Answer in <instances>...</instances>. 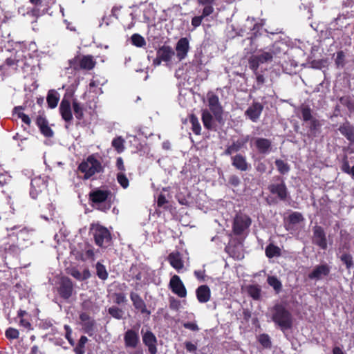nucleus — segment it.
<instances>
[{"mask_svg":"<svg viewBox=\"0 0 354 354\" xmlns=\"http://www.w3.org/2000/svg\"><path fill=\"white\" fill-rule=\"evenodd\" d=\"M88 234L92 236L95 244L102 249H106L113 245L112 233L106 227L99 223L90 224Z\"/></svg>","mask_w":354,"mask_h":354,"instance_id":"obj_1","label":"nucleus"},{"mask_svg":"<svg viewBox=\"0 0 354 354\" xmlns=\"http://www.w3.org/2000/svg\"><path fill=\"white\" fill-rule=\"evenodd\" d=\"M112 193L109 189L95 188L88 194V201L91 206L96 209L106 212L112 205Z\"/></svg>","mask_w":354,"mask_h":354,"instance_id":"obj_2","label":"nucleus"},{"mask_svg":"<svg viewBox=\"0 0 354 354\" xmlns=\"http://www.w3.org/2000/svg\"><path fill=\"white\" fill-rule=\"evenodd\" d=\"M272 320L283 331L291 329L293 325L291 313L281 304H277L272 308Z\"/></svg>","mask_w":354,"mask_h":354,"instance_id":"obj_3","label":"nucleus"},{"mask_svg":"<svg viewBox=\"0 0 354 354\" xmlns=\"http://www.w3.org/2000/svg\"><path fill=\"white\" fill-rule=\"evenodd\" d=\"M77 169L84 174L83 179L88 180L95 174L103 172L104 167L95 155L91 154L79 165Z\"/></svg>","mask_w":354,"mask_h":354,"instance_id":"obj_4","label":"nucleus"},{"mask_svg":"<svg viewBox=\"0 0 354 354\" xmlns=\"http://www.w3.org/2000/svg\"><path fill=\"white\" fill-rule=\"evenodd\" d=\"M300 111L303 121L307 123V136L311 138L317 137L321 131V122L313 116L312 110L308 106H301Z\"/></svg>","mask_w":354,"mask_h":354,"instance_id":"obj_5","label":"nucleus"},{"mask_svg":"<svg viewBox=\"0 0 354 354\" xmlns=\"http://www.w3.org/2000/svg\"><path fill=\"white\" fill-rule=\"evenodd\" d=\"M96 64L94 57L91 55L75 56L69 60V66L75 71L92 70Z\"/></svg>","mask_w":354,"mask_h":354,"instance_id":"obj_6","label":"nucleus"},{"mask_svg":"<svg viewBox=\"0 0 354 354\" xmlns=\"http://www.w3.org/2000/svg\"><path fill=\"white\" fill-rule=\"evenodd\" d=\"M56 290L64 300H68L74 292V284L68 277H62L57 282Z\"/></svg>","mask_w":354,"mask_h":354,"instance_id":"obj_7","label":"nucleus"},{"mask_svg":"<svg viewBox=\"0 0 354 354\" xmlns=\"http://www.w3.org/2000/svg\"><path fill=\"white\" fill-rule=\"evenodd\" d=\"M216 0H197V3L200 6H203L204 8L202 10L201 15L195 16L192 19V26L196 28L200 26L202 24L203 20L211 15L214 11V4Z\"/></svg>","mask_w":354,"mask_h":354,"instance_id":"obj_8","label":"nucleus"},{"mask_svg":"<svg viewBox=\"0 0 354 354\" xmlns=\"http://www.w3.org/2000/svg\"><path fill=\"white\" fill-rule=\"evenodd\" d=\"M250 217L244 214H238L235 216L232 223V232L236 236H241L251 225Z\"/></svg>","mask_w":354,"mask_h":354,"instance_id":"obj_9","label":"nucleus"},{"mask_svg":"<svg viewBox=\"0 0 354 354\" xmlns=\"http://www.w3.org/2000/svg\"><path fill=\"white\" fill-rule=\"evenodd\" d=\"M207 102L209 111L212 113L215 120L220 124L223 123V109L219 102L218 97L209 92L207 93Z\"/></svg>","mask_w":354,"mask_h":354,"instance_id":"obj_10","label":"nucleus"},{"mask_svg":"<svg viewBox=\"0 0 354 354\" xmlns=\"http://www.w3.org/2000/svg\"><path fill=\"white\" fill-rule=\"evenodd\" d=\"M274 179L279 183H271L268 185V189L272 194L277 195L280 201H286L288 197V190L284 179L280 176H275Z\"/></svg>","mask_w":354,"mask_h":354,"instance_id":"obj_11","label":"nucleus"},{"mask_svg":"<svg viewBox=\"0 0 354 354\" xmlns=\"http://www.w3.org/2000/svg\"><path fill=\"white\" fill-rule=\"evenodd\" d=\"M175 55V51L170 46L163 45L156 51V57L153 60V65L160 66L162 62H169Z\"/></svg>","mask_w":354,"mask_h":354,"instance_id":"obj_12","label":"nucleus"},{"mask_svg":"<svg viewBox=\"0 0 354 354\" xmlns=\"http://www.w3.org/2000/svg\"><path fill=\"white\" fill-rule=\"evenodd\" d=\"M59 114L66 123L71 124L73 121V116L71 109L70 95L66 93L59 104Z\"/></svg>","mask_w":354,"mask_h":354,"instance_id":"obj_13","label":"nucleus"},{"mask_svg":"<svg viewBox=\"0 0 354 354\" xmlns=\"http://www.w3.org/2000/svg\"><path fill=\"white\" fill-rule=\"evenodd\" d=\"M272 55L268 52H262L261 54L252 55L248 58L249 68L252 71L259 69L261 64L272 61Z\"/></svg>","mask_w":354,"mask_h":354,"instance_id":"obj_14","label":"nucleus"},{"mask_svg":"<svg viewBox=\"0 0 354 354\" xmlns=\"http://www.w3.org/2000/svg\"><path fill=\"white\" fill-rule=\"evenodd\" d=\"M313 243L322 250H326L327 248V239L324 228L320 225H316L313 228Z\"/></svg>","mask_w":354,"mask_h":354,"instance_id":"obj_15","label":"nucleus"},{"mask_svg":"<svg viewBox=\"0 0 354 354\" xmlns=\"http://www.w3.org/2000/svg\"><path fill=\"white\" fill-rule=\"evenodd\" d=\"M169 287L179 297L184 298L187 296V289L179 276L175 274L171 277Z\"/></svg>","mask_w":354,"mask_h":354,"instance_id":"obj_16","label":"nucleus"},{"mask_svg":"<svg viewBox=\"0 0 354 354\" xmlns=\"http://www.w3.org/2000/svg\"><path fill=\"white\" fill-rule=\"evenodd\" d=\"M330 267L327 263L316 266L308 275L309 279L319 281L329 275Z\"/></svg>","mask_w":354,"mask_h":354,"instance_id":"obj_17","label":"nucleus"},{"mask_svg":"<svg viewBox=\"0 0 354 354\" xmlns=\"http://www.w3.org/2000/svg\"><path fill=\"white\" fill-rule=\"evenodd\" d=\"M19 327L26 331L32 330L33 326L31 323V315L25 310L19 309L17 311L15 318Z\"/></svg>","mask_w":354,"mask_h":354,"instance_id":"obj_18","label":"nucleus"},{"mask_svg":"<svg viewBox=\"0 0 354 354\" xmlns=\"http://www.w3.org/2000/svg\"><path fill=\"white\" fill-rule=\"evenodd\" d=\"M249 140V135L243 136L236 141H234L232 145H228L225 149L223 154L225 156H231L232 153L239 151L243 148L245 147Z\"/></svg>","mask_w":354,"mask_h":354,"instance_id":"obj_19","label":"nucleus"},{"mask_svg":"<svg viewBox=\"0 0 354 354\" xmlns=\"http://www.w3.org/2000/svg\"><path fill=\"white\" fill-rule=\"evenodd\" d=\"M263 110V105L259 102H253L245 111V115L253 122H257Z\"/></svg>","mask_w":354,"mask_h":354,"instance_id":"obj_20","label":"nucleus"},{"mask_svg":"<svg viewBox=\"0 0 354 354\" xmlns=\"http://www.w3.org/2000/svg\"><path fill=\"white\" fill-rule=\"evenodd\" d=\"M129 297L136 310L140 312L142 315H150L151 311L147 309L146 303L139 294L131 291L129 294Z\"/></svg>","mask_w":354,"mask_h":354,"instance_id":"obj_21","label":"nucleus"},{"mask_svg":"<svg viewBox=\"0 0 354 354\" xmlns=\"http://www.w3.org/2000/svg\"><path fill=\"white\" fill-rule=\"evenodd\" d=\"M80 319L82 326L84 332L91 336L93 334L95 322L90 317L87 313H81L80 314Z\"/></svg>","mask_w":354,"mask_h":354,"instance_id":"obj_22","label":"nucleus"},{"mask_svg":"<svg viewBox=\"0 0 354 354\" xmlns=\"http://www.w3.org/2000/svg\"><path fill=\"white\" fill-rule=\"evenodd\" d=\"M142 342L150 354H157V338L151 330H147L142 335Z\"/></svg>","mask_w":354,"mask_h":354,"instance_id":"obj_23","label":"nucleus"},{"mask_svg":"<svg viewBox=\"0 0 354 354\" xmlns=\"http://www.w3.org/2000/svg\"><path fill=\"white\" fill-rule=\"evenodd\" d=\"M189 41L187 37L180 38L176 43V57L179 61L185 59L189 50Z\"/></svg>","mask_w":354,"mask_h":354,"instance_id":"obj_24","label":"nucleus"},{"mask_svg":"<svg viewBox=\"0 0 354 354\" xmlns=\"http://www.w3.org/2000/svg\"><path fill=\"white\" fill-rule=\"evenodd\" d=\"M254 146L260 154L267 155L272 151V141L265 138H256Z\"/></svg>","mask_w":354,"mask_h":354,"instance_id":"obj_25","label":"nucleus"},{"mask_svg":"<svg viewBox=\"0 0 354 354\" xmlns=\"http://www.w3.org/2000/svg\"><path fill=\"white\" fill-rule=\"evenodd\" d=\"M124 341L127 348H136L140 342L138 333L133 329H128L124 335Z\"/></svg>","mask_w":354,"mask_h":354,"instance_id":"obj_26","label":"nucleus"},{"mask_svg":"<svg viewBox=\"0 0 354 354\" xmlns=\"http://www.w3.org/2000/svg\"><path fill=\"white\" fill-rule=\"evenodd\" d=\"M231 161L232 165L241 171H246L250 167L246 157L241 153H236L232 156Z\"/></svg>","mask_w":354,"mask_h":354,"instance_id":"obj_27","label":"nucleus"},{"mask_svg":"<svg viewBox=\"0 0 354 354\" xmlns=\"http://www.w3.org/2000/svg\"><path fill=\"white\" fill-rule=\"evenodd\" d=\"M288 50V46L286 43L283 41L279 40L276 41L270 48L268 51L269 53H271L272 58L273 57H280L282 55H284Z\"/></svg>","mask_w":354,"mask_h":354,"instance_id":"obj_28","label":"nucleus"},{"mask_svg":"<svg viewBox=\"0 0 354 354\" xmlns=\"http://www.w3.org/2000/svg\"><path fill=\"white\" fill-rule=\"evenodd\" d=\"M338 130L351 145H354V127L349 122L342 124L338 128Z\"/></svg>","mask_w":354,"mask_h":354,"instance_id":"obj_29","label":"nucleus"},{"mask_svg":"<svg viewBox=\"0 0 354 354\" xmlns=\"http://www.w3.org/2000/svg\"><path fill=\"white\" fill-rule=\"evenodd\" d=\"M167 260L171 266L178 272L184 267V263L179 252H171L167 257Z\"/></svg>","mask_w":354,"mask_h":354,"instance_id":"obj_30","label":"nucleus"},{"mask_svg":"<svg viewBox=\"0 0 354 354\" xmlns=\"http://www.w3.org/2000/svg\"><path fill=\"white\" fill-rule=\"evenodd\" d=\"M196 295L200 303H206L210 299L211 290L208 286L201 285L196 289Z\"/></svg>","mask_w":354,"mask_h":354,"instance_id":"obj_31","label":"nucleus"},{"mask_svg":"<svg viewBox=\"0 0 354 354\" xmlns=\"http://www.w3.org/2000/svg\"><path fill=\"white\" fill-rule=\"evenodd\" d=\"M67 272L79 281H84L91 277V272L88 268L84 269L83 272L81 273L77 268L72 267L71 268H68Z\"/></svg>","mask_w":354,"mask_h":354,"instance_id":"obj_32","label":"nucleus"},{"mask_svg":"<svg viewBox=\"0 0 354 354\" xmlns=\"http://www.w3.org/2000/svg\"><path fill=\"white\" fill-rule=\"evenodd\" d=\"M214 115H212L209 111L207 109L202 110L201 120L204 127L207 130H213L214 127Z\"/></svg>","mask_w":354,"mask_h":354,"instance_id":"obj_33","label":"nucleus"},{"mask_svg":"<svg viewBox=\"0 0 354 354\" xmlns=\"http://www.w3.org/2000/svg\"><path fill=\"white\" fill-rule=\"evenodd\" d=\"M59 100V94L55 89H50L48 91L46 102L48 104V106L50 109H55L57 107V104Z\"/></svg>","mask_w":354,"mask_h":354,"instance_id":"obj_34","label":"nucleus"},{"mask_svg":"<svg viewBox=\"0 0 354 354\" xmlns=\"http://www.w3.org/2000/svg\"><path fill=\"white\" fill-rule=\"evenodd\" d=\"M265 253L266 257L269 259L279 257L281 254L279 247L274 245L273 243H270L266 246Z\"/></svg>","mask_w":354,"mask_h":354,"instance_id":"obj_35","label":"nucleus"},{"mask_svg":"<svg viewBox=\"0 0 354 354\" xmlns=\"http://www.w3.org/2000/svg\"><path fill=\"white\" fill-rule=\"evenodd\" d=\"M247 292L254 300H259L261 295V288L259 285H250L247 287Z\"/></svg>","mask_w":354,"mask_h":354,"instance_id":"obj_36","label":"nucleus"},{"mask_svg":"<svg viewBox=\"0 0 354 354\" xmlns=\"http://www.w3.org/2000/svg\"><path fill=\"white\" fill-rule=\"evenodd\" d=\"M24 109L22 106H15L13 109V113L15 114L18 118H20L23 122L30 127L31 124V120L28 115L25 114L22 111Z\"/></svg>","mask_w":354,"mask_h":354,"instance_id":"obj_37","label":"nucleus"},{"mask_svg":"<svg viewBox=\"0 0 354 354\" xmlns=\"http://www.w3.org/2000/svg\"><path fill=\"white\" fill-rule=\"evenodd\" d=\"M73 104V110L74 112V115L75 118L78 120H82L84 118V107L80 102L77 101V100L74 99L72 102Z\"/></svg>","mask_w":354,"mask_h":354,"instance_id":"obj_38","label":"nucleus"},{"mask_svg":"<svg viewBox=\"0 0 354 354\" xmlns=\"http://www.w3.org/2000/svg\"><path fill=\"white\" fill-rule=\"evenodd\" d=\"M269 286H272L277 294L282 290V283L276 276H269L267 279Z\"/></svg>","mask_w":354,"mask_h":354,"instance_id":"obj_39","label":"nucleus"},{"mask_svg":"<svg viewBox=\"0 0 354 354\" xmlns=\"http://www.w3.org/2000/svg\"><path fill=\"white\" fill-rule=\"evenodd\" d=\"M189 122L192 124V130L196 135H201V126L198 121V119L196 115L194 114H191L189 115Z\"/></svg>","mask_w":354,"mask_h":354,"instance_id":"obj_40","label":"nucleus"},{"mask_svg":"<svg viewBox=\"0 0 354 354\" xmlns=\"http://www.w3.org/2000/svg\"><path fill=\"white\" fill-rule=\"evenodd\" d=\"M96 268V274L99 279L102 280L107 279L109 277V273L106 269V267L101 263L100 262H97L95 265Z\"/></svg>","mask_w":354,"mask_h":354,"instance_id":"obj_41","label":"nucleus"},{"mask_svg":"<svg viewBox=\"0 0 354 354\" xmlns=\"http://www.w3.org/2000/svg\"><path fill=\"white\" fill-rule=\"evenodd\" d=\"M339 100L343 106L348 109L350 113L354 114V100L350 96H343Z\"/></svg>","mask_w":354,"mask_h":354,"instance_id":"obj_42","label":"nucleus"},{"mask_svg":"<svg viewBox=\"0 0 354 354\" xmlns=\"http://www.w3.org/2000/svg\"><path fill=\"white\" fill-rule=\"evenodd\" d=\"M88 342V338L82 335L78 341V343L75 348H74V351L76 354H85L84 347L85 344Z\"/></svg>","mask_w":354,"mask_h":354,"instance_id":"obj_43","label":"nucleus"},{"mask_svg":"<svg viewBox=\"0 0 354 354\" xmlns=\"http://www.w3.org/2000/svg\"><path fill=\"white\" fill-rule=\"evenodd\" d=\"M131 43L136 47H143L146 45L145 38L139 34L135 33L131 37Z\"/></svg>","mask_w":354,"mask_h":354,"instance_id":"obj_44","label":"nucleus"},{"mask_svg":"<svg viewBox=\"0 0 354 354\" xmlns=\"http://www.w3.org/2000/svg\"><path fill=\"white\" fill-rule=\"evenodd\" d=\"M258 341L264 348H271L272 342L268 334L263 333L259 335Z\"/></svg>","mask_w":354,"mask_h":354,"instance_id":"obj_45","label":"nucleus"},{"mask_svg":"<svg viewBox=\"0 0 354 354\" xmlns=\"http://www.w3.org/2000/svg\"><path fill=\"white\" fill-rule=\"evenodd\" d=\"M108 313L111 317L116 319H121L123 318L124 311L117 306L110 307L108 309Z\"/></svg>","mask_w":354,"mask_h":354,"instance_id":"obj_46","label":"nucleus"},{"mask_svg":"<svg viewBox=\"0 0 354 354\" xmlns=\"http://www.w3.org/2000/svg\"><path fill=\"white\" fill-rule=\"evenodd\" d=\"M275 165L281 174H286L290 171L288 164L282 160H276Z\"/></svg>","mask_w":354,"mask_h":354,"instance_id":"obj_47","label":"nucleus"},{"mask_svg":"<svg viewBox=\"0 0 354 354\" xmlns=\"http://www.w3.org/2000/svg\"><path fill=\"white\" fill-rule=\"evenodd\" d=\"M157 206L158 207H162L165 210L169 209V202L166 199L165 194L161 193L158 195L157 198Z\"/></svg>","mask_w":354,"mask_h":354,"instance_id":"obj_48","label":"nucleus"},{"mask_svg":"<svg viewBox=\"0 0 354 354\" xmlns=\"http://www.w3.org/2000/svg\"><path fill=\"white\" fill-rule=\"evenodd\" d=\"M81 259L84 261L86 260L93 261L95 259V253L93 247L90 245L85 250L84 252L81 255Z\"/></svg>","mask_w":354,"mask_h":354,"instance_id":"obj_49","label":"nucleus"},{"mask_svg":"<svg viewBox=\"0 0 354 354\" xmlns=\"http://www.w3.org/2000/svg\"><path fill=\"white\" fill-rule=\"evenodd\" d=\"M340 260L342 261L344 264H345L347 269H351L354 266L353 257L351 254L348 253H344L340 257Z\"/></svg>","mask_w":354,"mask_h":354,"instance_id":"obj_50","label":"nucleus"},{"mask_svg":"<svg viewBox=\"0 0 354 354\" xmlns=\"http://www.w3.org/2000/svg\"><path fill=\"white\" fill-rule=\"evenodd\" d=\"M112 146L118 152L121 153L124 151V140L121 137H117L112 140Z\"/></svg>","mask_w":354,"mask_h":354,"instance_id":"obj_51","label":"nucleus"},{"mask_svg":"<svg viewBox=\"0 0 354 354\" xmlns=\"http://www.w3.org/2000/svg\"><path fill=\"white\" fill-rule=\"evenodd\" d=\"M117 180L122 188L126 189L129 187V179L123 172H120L117 174Z\"/></svg>","mask_w":354,"mask_h":354,"instance_id":"obj_52","label":"nucleus"},{"mask_svg":"<svg viewBox=\"0 0 354 354\" xmlns=\"http://www.w3.org/2000/svg\"><path fill=\"white\" fill-rule=\"evenodd\" d=\"M113 302L115 304L120 305L127 301L126 295L123 292H115L113 294Z\"/></svg>","mask_w":354,"mask_h":354,"instance_id":"obj_53","label":"nucleus"},{"mask_svg":"<svg viewBox=\"0 0 354 354\" xmlns=\"http://www.w3.org/2000/svg\"><path fill=\"white\" fill-rule=\"evenodd\" d=\"M304 220V217L300 212H295L288 216V221L292 224H297Z\"/></svg>","mask_w":354,"mask_h":354,"instance_id":"obj_54","label":"nucleus"},{"mask_svg":"<svg viewBox=\"0 0 354 354\" xmlns=\"http://www.w3.org/2000/svg\"><path fill=\"white\" fill-rule=\"evenodd\" d=\"M5 335L8 339H15L19 338V332L17 329L10 327L6 330Z\"/></svg>","mask_w":354,"mask_h":354,"instance_id":"obj_55","label":"nucleus"},{"mask_svg":"<svg viewBox=\"0 0 354 354\" xmlns=\"http://www.w3.org/2000/svg\"><path fill=\"white\" fill-rule=\"evenodd\" d=\"M255 169L261 174L266 173L267 170V165L265 161H262L261 158L255 160Z\"/></svg>","mask_w":354,"mask_h":354,"instance_id":"obj_56","label":"nucleus"},{"mask_svg":"<svg viewBox=\"0 0 354 354\" xmlns=\"http://www.w3.org/2000/svg\"><path fill=\"white\" fill-rule=\"evenodd\" d=\"M35 183L32 180L30 183V196L32 199H37L39 195L41 193V189L37 187Z\"/></svg>","mask_w":354,"mask_h":354,"instance_id":"obj_57","label":"nucleus"},{"mask_svg":"<svg viewBox=\"0 0 354 354\" xmlns=\"http://www.w3.org/2000/svg\"><path fill=\"white\" fill-rule=\"evenodd\" d=\"M341 170L347 174H349L351 167L349 165V161L347 155H344L342 159Z\"/></svg>","mask_w":354,"mask_h":354,"instance_id":"obj_58","label":"nucleus"},{"mask_svg":"<svg viewBox=\"0 0 354 354\" xmlns=\"http://www.w3.org/2000/svg\"><path fill=\"white\" fill-rule=\"evenodd\" d=\"M252 72L254 75L256 76L257 88H261L266 82L264 75L259 73V69H257L256 71Z\"/></svg>","mask_w":354,"mask_h":354,"instance_id":"obj_59","label":"nucleus"},{"mask_svg":"<svg viewBox=\"0 0 354 354\" xmlns=\"http://www.w3.org/2000/svg\"><path fill=\"white\" fill-rule=\"evenodd\" d=\"M39 130L41 133L44 135L45 137L51 138L53 136V131L48 126V122L47 123V124H45L44 127H42L41 129H40Z\"/></svg>","mask_w":354,"mask_h":354,"instance_id":"obj_60","label":"nucleus"},{"mask_svg":"<svg viewBox=\"0 0 354 354\" xmlns=\"http://www.w3.org/2000/svg\"><path fill=\"white\" fill-rule=\"evenodd\" d=\"M169 308L173 310H178L180 306V301L176 298L171 297L169 299Z\"/></svg>","mask_w":354,"mask_h":354,"instance_id":"obj_61","label":"nucleus"},{"mask_svg":"<svg viewBox=\"0 0 354 354\" xmlns=\"http://www.w3.org/2000/svg\"><path fill=\"white\" fill-rule=\"evenodd\" d=\"M18 60L14 58H7L3 64L4 67L13 68L15 70L17 68Z\"/></svg>","mask_w":354,"mask_h":354,"instance_id":"obj_62","label":"nucleus"},{"mask_svg":"<svg viewBox=\"0 0 354 354\" xmlns=\"http://www.w3.org/2000/svg\"><path fill=\"white\" fill-rule=\"evenodd\" d=\"M64 329L66 330V335H65L66 339L68 340V342H69V344L73 346L75 342H74L73 339L71 337L72 330H71V327L68 325H65Z\"/></svg>","mask_w":354,"mask_h":354,"instance_id":"obj_63","label":"nucleus"},{"mask_svg":"<svg viewBox=\"0 0 354 354\" xmlns=\"http://www.w3.org/2000/svg\"><path fill=\"white\" fill-rule=\"evenodd\" d=\"M48 122L46 118L44 116L40 115L37 116L35 120V123L39 129H41V127L45 124H47Z\"/></svg>","mask_w":354,"mask_h":354,"instance_id":"obj_64","label":"nucleus"}]
</instances>
